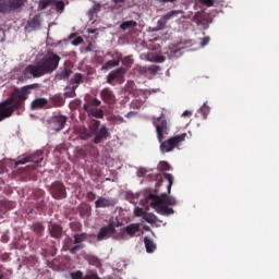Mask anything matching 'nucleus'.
Here are the masks:
<instances>
[{
	"label": "nucleus",
	"instance_id": "obj_49",
	"mask_svg": "<svg viewBox=\"0 0 279 279\" xmlns=\"http://www.w3.org/2000/svg\"><path fill=\"white\" fill-rule=\"evenodd\" d=\"M165 60H166V58L163 56H161V54L155 57V61L157 63H162Z\"/></svg>",
	"mask_w": 279,
	"mask_h": 279
},
{
	"label": "nucleus",
	"instance_id": "obj_56",
	"mask_svg": "<svg viewBox=\"0 0 279 279\" xmlns=\"http://www.w3.org/2000/svg\"><path fill=\"white\" fill-rule=\"evenodd\" d=\"M0 211H4V208L1 205V201H0Z\"/></svg>",
	"mask_w": 279,
	"mask_h": 279
},
{
	"label": "nucleus",
	"instance_id": "obj_17",
	"mask_svg": "<svg viewBox=\"0 0 279 279\" xmlns=\"http://www.w3.org/2000/svg\"><path fill=\"white\" fill-rule=\"evenodd\" d=\"M117 205V198L111 196H98L95 201V207H113Z\"/></svg>",
	"mask_w": 279,
	"mask_h": 279
},
{
	"label": "nucleus",
	"instance_id": "obj_16",
	"mask_svg": "<svg viewBox=\"0 0 279 279\" xmlns=\"http://www.w3.org/2000/svg\"><path fill=\"white\" fill-rule=\"evenodd\" d=\"M51 4L56 5L57 11H64L65 9L63 0H40L39 9L45 10L47 9V7H50Z\"/></svg>",
	"mask_w": 279,
	"mask_h": 279
},
{
	"label": "nucleus",
	"instance_id": "obj_7",
	"mask_svg": "<svg viewBox=\"0 0 279 279\" xmlns=\"http://www.w3.org/2000/svg\"><path fill=\"white\" fill-rule=\"evenodd\" d=\"M25 0H0V13H11L24 7Z\"/></svg>",
	"mask_w": 279,
	"mask_h": 279
},
{
	"label": "nucleus",
	"instance_id": "obj_6",
	"mask_svg": "<svg viewBox=\"0 0 279 279\" xmlns=\"http://www.w3.org/2000/svg\"><path fill=\"white\" fill-rule=\"evenodd\" d=\"M186 137L187 133H181L180 135H173L168 140H163V142L160 144V151L170 153L171 150H174V148H179V146L185 142Z\"/></svg>",
	"mask_w": 279,
	"mask_h": 279
},
{
	"label": "nucleus",
	"instance_id": "obj_4",
	"mask_svg": "<svg viewBox=\"0 0 279 279\" xmlns=\"http://www.w3.org/2000/svg\"><path fill=\"white\" fill-rule=\"evenodd\" d=\"M100 120H92L88 128L83 126V129L80 130V138L89 140V137H94V144H101V142L108 140L110 131H108V126H106V124H102V126H100Z\"/></svg>",
	"mask_w": 279,
	"mask_h": 279
},
{
	"label": "nucleus",
	"instance_id": "obj_51",
	"mask_svg": "<svg viewBox=\"0 0 279 279\" xmlns=\"http://www.w3.org/2000/svg\"><path fill=\"white\" fill-rule=\"evenodd\" d=\"M194 22H196V24H199V22H202L199 15H194Z\"/></svg>",
	"mask_w": 279,
	"mask_h": 279
},
{
	"label": "nucleus",
	"instance_id": "obj_47",
	"mask_svg": "<svg viewBox=\"0 0 279 279\" xmlns=\"http://www.w3.org/2000/svg\"><path fill=\"white\" fill-rule=\"evenodd\" d=\"M209 41H210V37H203L201 41V46L205 47L209 44Z\"/></svg>",
	"mask_w": 279,
	"mask_h": 279
},
{
	"label": "nucleus",
	"instance_id": "obj_13",
	"mask_svg": "<svg viewBox=\"0 0 279 279\" xmlns=\"http://www.w3.org/2000/svg\"><path fill=\"white\" fill-rule=\"evenodd\" d=\"M182 13H184V11H169V13H166V15H162V17L158 20L156 31H162L163 28H166V25L168 24L169 20H172L173 17H177Z\"/></svg>",
	"mask_w": 279,
	"mask_h": 279
},
{
	"label": "nucleus",
	"instance_id": "obj_24",
	"mask_svg": "<svg viewBox=\"0 0 279 279\" xmlns=\"http://www.w3.org/2000/svg\"><path fill=\"white\" fill-rule=\"evenodd\" d=\"M125 231L129 235L133 238L138 231H141L140 222H131L130 225H126Z\"/></svg>",
	"mask_w": 279,
	"mask_h": 279
},
{
	"label": "nucleus",
	"instance_id": "obj_45",
	"mask_svg": "<svg viewBox=\"0 0 279 279\" xmlns=\"http://www.w3.org/2000/svg\"><path fill=\"white\" fill-rule=\"evenodd\" d=\"M92 105H94L95 108L99 109L101 100H99V98H93Z\"/></svg>",
	"mask_w": 279,
	"mask_h": 279
},
{
	"label": "nucleus",
	"instance_id": "obj_42",
	"mask_svg": "<svg viewBox=\"0 0 279 279\" xmlns=\"http://www.w3.org/2000/svg\"><path fill=\"white\" fill-rule=\"evenodd\" d=\"M83 41H84L83 37H75L72 40V46H80L81 44H83Z\"/></svg>",
	"mask_w": 279,
	"mask_h": 279
},
{
	"label": "nucleus",
	"instance_id": "obj_40",
	"mask_svg": "<svg viewBox=\"0 0 279 279\" xmlns=\"http://www.w3.org/2000/svg\"><path fill=\"white\" fill-rule=\"evenodd\" d=\"M122 63L123 65L131 66L134 63V59H132V57H124Z\"/></svg>",
	"mask_w": 279,
	"mask_h": 279
},
{
	"label": "nucleus",
	"instance_id": "obj_30",
	"mask_svg": "<svg viewBox=\"0 0 279 279\" xmlns=\"http://www.w3.org/2000/svg\"><path fill=\"white\" fill-rule=\"evenodd\" d=\"M83 81H84V76L80 72L74 74V76L71 78V83L73 84V87H75V89H77L78 85H81Z\"/></svg>",
	"mask_w": 279,
	"mask_h": 279
},
{
	"label": "nucleus",
	"instance_id": "obj_33",
	"mask_svg": "<svg viewBox=\"0 0 279 279\" xmlns=\"http://www.w3.org/2000/svg\"><path fill=\"white\" fill-rule=\"evenodd\" d=\"M40 19L39 15H35L32 20H28V27L29 28H39L40 27Z\"/></svg>",
	"mask_w": 279,
	"mask_h": 279
},
{
	"label": "nucleus",
	"instance_id": "obj_1",
	"mask_svg": "<svg viewBox=\"0 0 279 279\" xmlns=\"http://www.w3.org/2000/svg\"><path fill=\"white\" fill-rule=\"evenodd\" d=\"M40 83H33L31 85H24L23 87H15L10 96L0 102V122L4 118H10L17 109L25 107L26 100L29 98L33 89H39Z\"/></svg>",
	"mask_w": 279,
	"mask_h": 279
},
{
	"label": "nucleus",
	"instance_id": "obj_48",
	"mask_svg": "<svg viewBox=\"0 0 279 279\" xmlns=\"http://www.w3.org/2000/svg\"><path fill=\"white\" fill-rule=\"evenodd\" d=\"M128 198L131 201V203H134L136 198H138L137 194H128Z\"/></svg>",
	"mask_w": 279,
	"mask_h": 279
},
{
	"label": "nucleus",
	"instance_id": "obj_20",
	"mask_svg": "<svg viewBox=\"0 0 279 279\" xmlns=\"http://www.w3.org/2000/svg\"><path fill=\"white\" fill-rule=\"evenodd\" d=\"M72 279H104L102 277H99L97 272H93L92 275H85L83 270H75L74 272L70 274Z\"/></svg>",
	"mask_w": 279,
	"mask_h": 279
},
{
	"label": "nucleus",
	"instance_id": "obj_11",
	"mask_svg": "<svg viewBox=\"0 0 279 279\" xmlns=\"http://www.w3.org/2000/svg\"><path fill=\"white\" fill-rule=\"evenodd\" d=\"M68 122L66 116H52L48 120V124L54 131H62Z\"/></svg>",
	"mask_w": 279,
	"mask_h": 279
},
{
	"label": "nucleus",
	"instance_id": "obj_9",
	"mask_svg": "<svg viewBox=\"0 0 279 279\" xmlns=\"http://www.w3.org/2000/svg\"><path fill=\"white\" fill-rule=\"evenodd\" d=\"M126 72L128 70H125V68L112 70V72H109L107 75V83H109V85H114V82L120 84L124 83Z\"/></svg>",
	"mask_w": 279,
	"mask_h": 279
},
{
	"label": "nucleus",
	"instance_id": "obj_19",
	"mask_svg": "<svg viewBox=\"0 0 279 279\" xmlns=\"http://www.w3.org/2000/svg\"><path fill=\"white\" fill-rule=\"evenodd\" d=\"M37 155H38L37 159H35V157H21L20 159H17L15 161V166H20L22 163H27L28 161H33L34 163L39 166L41 163V161H44V155H43V153H37Z\"/></svg>",
	"mask_w": 279,
	"mask_h": 279
},
{
	"label": "nucleus",
	"instance_id": "obj_54",
	"mask_svg": "<svg viewBox=\"0 0 279 279\" xmlns=\"http://www.w3.org/2000/svg\"><path fill=\"white\" fill-rule=\"evenodd\" d=\"M86 50L89 51V52H92V50H93V44H88V46L86 47Z\"/></svg>",
	"mask_w": 279,
	"mask_h": 279
},
{
	"label": "nucleus",
	"instance_id": "obj_52",
	"mask_svg": "<svg viewBox=\"0 0 279 279\" xmlns=\"http://www.w3.org/2000/svg\"><path fill=\"white\" fill-rule=\"evenodd\" d=\"M87 33L95 35V33H97V28H88Z\"/></svg>",
	"mask_w": 279,
	"mask_h": 279
},
{
	"label": "nucleus",
	"instance_id": "obj_53",
	"mask_svg": "<svg viewBox=\"0 0 279 279\" xmlns=\"http://www.w3.org/2000/svg\"><path fill=\"white\" fill-rule=\"evenodd\" d=\"M182 116L190 118L192 116V111H183Z\"/></svg>",
	"mask_w": 279,
	"mask_h": 279
},
{
	"label": "nucleus",
	"instance_id": "obj_38",
	"mask_svg": "<svg viewBox=\"0 0 279 279\" xmlns=\"http://www.w3.org/2000/svg\"><path fill=\"white\" fill-rule=\"evenodd\" d=\"M197 2L203 7H207V8L215 5V0H197Z\"/></svg>",
	"mask_w": 279,
	"mask_h": 279
},
{
	"label": "nucleus",
	"instance_id": "obj_12",
	"mask_svg": "<svg viewBox=\"0 0 279 279\" xmlns=\"http://www.w3.org/2000/svg\"><path fill=\"white\" fill-rule=\"evenodd\" d=\"M116 231L114 222H109V225L100 228L97 233V240H107L108 238H111Z\"/></svg>",
	"mask_w": 279,
	"mask_h": 279
},
{
	"label": "nucleus",
	"instance_id": "obj_50",
	"mask_svg": "<svg viewBox=\"0 0 279 279\" xmlns=\"http://www.w3.org/2000/svg\"><path fill=\"white\" fill-rule=\"evenodd\" d=\"M158 2H161L162 4H166L167 2H177V0H157Z\"/></svg>",
	"mask_w": 279,
	"mask_h": 279
},
{
	"label": "nucleus",
	"instance_id": "obj_32",
	"mask_svg": "<svg viewBox=\"0 0 279 279\" xmlns=\"http://www.w3.org/2000/svg\"><path fill=\"white\" fill-rule=\"evenodd\" d=\"M48 201H49V198L46 196V194H44V196L40 197V201L35 203V206L39 210L46 209Z\"/></svg>",
	"mask_w": 279,
	"mask_h": 279
},
{
	"label": "nucleus",
	"instance_id": "obj_35",
	"mask_svg": "<svg viewBox=\"0 0 279 279\" xmlns=\"http://www.w3.org/2000/svg\"><path fill=\"white\" fill-rule=\"evenodd\" d=\"M1 207L3 208V211L7 209H13L15 207V203L13 201H1Z\"/></svg>",
	"mask_w": 279,
	"mask_h": 279
},
{
	"label": "nucleus",
	"instance_id": "obj_18",
	"mask_svg": "<svg viewBox=\"0 0 279 279\" xmlns=\"http://www.w3.org/2000/svg\"><path fill=\"white\" fill-rule=\"evenodd\" d=\"M48 231L52 238H62L63 227H61V225L58 222H49Z\"/></svg>",
	"mask_w": 279,
	"mask_h": 279
},
{
	"label": "nucleus",
	"instance_id": "obj_39",
	"mask_svg": "<svg viewBox=\"0 0 279 279\" xmlns=\"http://www.w3.org/2000/svg\"><path fill=\"white\" fill-rule=\"evenodd\" d=\"M171 166L168 161H160L158 163V169L159 170H170Z\"/></svg>",
	"mask_w": 279,
	"mask_h": 279
},
{
	"label": "nucleus",
	"instance_id": "obj_26",
	"mask_svg": "<svg viewBox=\"0 0 279 279\" xmlns=\"http://www.w3.org/2000/svg\"><path fill=\"white\" fill-rule=\"evenodd\" d=\"M144 244L146 246L147 253H154V251L157 248V244H155L154 240H151V238H148V235H145Z\"/></svg>",
	"mask_w": 279,
	"mask_h": 279
},
{
	"label": "nucleus",
	"instance_id": "obj_31",
	"mask_svg": "<svg viewBox=\"0 0 279 279\" xmlns=\"http://www.w3.org/2000/svg\"><path fill=\"white\" fill-rule=\"evenodd\" d=\"M71 74H72V70L64 68V70H61L60 72L57 73V78H59L60 81H63L65 78H70Z\"/></svg>",
	"mask_w": 279,
	"mask_h": 279
},
{
	"label": "nucleus",
	"instance_id": "obj_41",
	"mask_svg": "<svg viewBox=\"0 0 279 279\" xmlns=\"http://www.w3.org/2000/svg\"><path fill=\"white\" fill-rule=\"evenodd\" d=\"M209 111H210V107H208V105H206V102H205L203 105V107H201V112L206 118V116H208Z\"/></svg>",
	"mask_w": 279,
	"mask_h": 279
},
{
	"label": "nucleus",
	"instance_id": "obj_3",
	"mask_svg": "<svg viewBox=\"0 0 279 279\" xmlns=\"http://www.w3.org/2000/svg\"><path fill=\"white\" fill-rule=\"evenodd\" d=\"M163 178L168 181V194L167 192H163L159 196L157 194H148V199L150 201L151 207L159 214L170 216V214H174V209L173 207H169V205H177V198L174 196H169L173 185V174L163 172Z\"/></svg>",
	"mask_w": 279,
	"mask_h": 279
},
{
	"label": "nucleus",
	"instance_id": "obj_14",
	"mask_svg": "<svg viewBox=\"0 0 279 279\" xmlns=\"http://www.w3.org/2000/svg\"><path fill=\"white\" fill-rule=\"evenodd\" d=\"M87 238H88V233H86V232L75 233L74 234V245L70 248V253H77V251H80V248H84L85 244H83V242H85V240H87Z\"/></svg>",
	"mask_w": 279,
	"mask_h": 279
},
{
	"label": "nucleus",
	"instance_id": "obj_25",
	"mask_svg": "<svg viewBox=\"0 0 279 279\" xmlns=\"http://www.w3.org/2000/svg\"><path fill=\"white\" fill-rule=\"evenodd\" d=\"M50 102L52 104L53 107H63L65 102V98H63L61 94H54V96H51Z\"/></svg>",
	"mask_w": 279,
	"mask_h": 279
},
{
	"label": "nucleus",
	"instance_id": "obj_21",
	"mask_svg": "<svg viewBox=\"0 0 279 279\" xmlns=\"http://www.w3.org/2000/svg\"><path fill=\"white\" fill-rule=\"evenodd\" d=\"M31 229L37 238H41L43 235H45L46 227L44 222L39 220H37L36 222H33L31 225Z\"/></svg>",
	"mask_w": 279,
	"mask_h": 279
},
{
	"label": "nucleus",
	"instance_id": "obj_10",
	"mask_svg": "<svg viewBox=\"0 0 279 279\" xmlns=\"http://www.w3.org/2000/svg\"><path fill=\"white\" fill-rule=\"evenodd\" d=\"M132 7L130 0H111L110 10L116 15H121L124 11Z\"/></svg>",
	"mask_w": 279,
	"mask_h": 279
},
{
	"label": "nucleus",
	"instance_id": "obj_55",
	"mask_svg": "<svg viewBox=\"0 0 279 279\" xmlns=\"http://www.w3.org/2000/svg\"><path fill=\"white\" fill-rule=\"evenodd\" d=\"M0 279H3V272L1 270V268H0Z\"/></svg>",
	"mask_w": 279,
	"mask_h": 279
},
{
	"label": "nucleus",
	"instance_id": "obj_44",
	"mask_svg": "<svg viewBox=\"0 0 279 279\" xmlns=\"http://www.w3.org/2000/svg\"><path fill=\"white\" fill-rule=\"evenodd\" d=\"M134 214H135V216H144L145 213H144L143 207H135Z\"/></svg>",
	"mask_w": 279,
	"mask_h": 279
},
{
	"label": "nucleus",
	"instance_id": "obj_46",
	"mask_svg": "<svg viewBox=\"0 0 279 279\" xmlns=\"http://www.w3.org/2000/svg\"><path fill=\"white\" fill-rule=\"evenodd\" d=\"M161 68L160 65H150L148 68V72H160Z\"/></svg>",
	"mask_w": 279,
	"mask_h": 279
},
{
	"label": "nucleus",
	"instance_id": "obj_28",
	"mask_svg": "<svg viewBox=\"0 0 279 279\" xmlns=\"http://www.w3.org/2000/svg\"><path fill=\"white\" fill-rule=\"evenodd\" d=\"M136 26H137V22H135L134 20L122 22V24H120L121 31H132L136 28Z\"/></svg>",
	"mask_w": 279,
	"mask_h": 279
},
{
	"label": "nucleus",
	"instance_id": "obj_5",
	"mask_svg": "<svg viewBox=\"0 0 279 279\" xmlns=\"http://www.w3.org/2000/svg\"><path fill=\"white\" fill-rule=\"evenodd\" d=\"M153 124L156 128L158 141L162 144L166 135L170 133V124L165 113H161L158 118H154Z\"/></svg>",
	"mask_w": 279,
	"mask_h": 279
},
{
	"label": "nucleus",
	"instance_id": "obj_27",
	"mask_svg": "<svg viewBox=\"0 0 279 279\" xmlns=\"http://www.w3.org/2000/svg\"><path fill=\"white\" fill-rule=\"evenodd\" d=\"M72 85L73 86L68 85L66 87H64V93H63L64 99L65 98H75L76 87H74V84H72Z\"/></svg>",
	"mask_w": 279,
	"mask_h": 279
},
{
	"label": "nucleus",
	"instance_id": "obj_43",
	"mask_svg": "<svg viewBox=\"0 0 279 279\" xmlns=\"http://www.w3.org/2000/svg\"><path fill=\"white\" fill-rule=\"evenodd\" d=\"M86 198L87 201H95V198H97V194H95V192H87Z\"/></svg>",
	"mask_w": 279,
	"mask_h": 279
},
{
	"label": "nucleus",
	"instance_id": "obj_36",
	"mask_svg": "<svg viewBox=\"0 0 279 279\" xmlns=\"http://www.w3.org/2000/svg\"><path fill=\"white\" fill-rule=\"evenodd\" d=\"M46 194L45 190H41L40 187H37L33 191V195L35 196L36 203L40 201V198Z\"/></svg>",
	"mask_w": 279,
	"mask_h": 279
},
{
	"label": "nucleus",
	"instance_id": "obj_37",
	"mask_svg": "<svg viewBox=\"0 0 279 279\" xmlns=\"http://www.w3.org/2000/svg\"><path fill=\"white\" fill-rule=\"evenodd\" d=\"M143 218L147 222H156V220H157V216H155V214H151V213H144Z\"/></svg>",
	"mask_w": 279,
	"mask_h": 279
},
{
	"label": "nucleus",
	"instance_id": "obj_29",
	"mask_svg": "<svg viewBox=\"0 0 279 279\" xmlns=\"http://www.w3.org/2000/svg\"><path fill=\"white\" fill-rule=\"evenodd\" d=\"M101 11V4H94L89 11H87V15L89 20H95L96 15Z\"/></svg>",
	"mask_w": 279,
	"mask_h": 279
},
{
	"label": "nucleus",
	"instance_id": "obj_34",
	"mask_svg": "<svg viewBox=\"0 0 279 279\" xmlns=\"http://www.w3.org/2000/svg\"><path fill=\"white\" fill-rule=\"evenodd\" d=\"M121 59H112L110 61H107L104 65V68H106V70H109L110 68H116L117 65H120Z\"/></svg>",
	"mask_w": 279,
	"mask_h": 279
},
{
	"label": "nucleus",
	"instance_id": "obj_22",
	"mask_svg": "<svg viewBox=\"0 0 279 279\" xmlns=\"http://www.w3.org/2000/svg\"><path fill=\"white\" fill-rule=\"evenodd\" d=\"M48 98H35L32 102H31V109L33 110H37V109H45V107L48 106Z\"/></svg>",
	"mask_w": 279,
	"mask_h": 279
},
{
	"label": "nucleus",
	"instance_id": "obj_2",
	"mask_svg": "<svg viewBox=\"0 0 279 279\" xmlns=\"http://www.w3.org/2000/svg\"><path fill=\"white\" fill-rule=\"evenodd\" d=\"M60 61L61 57L52 50H49L40 61L24 68L22 78L27 81L29 78H39L40 76H45V74H51L58 70Z\"/></svg>",
	"mask_w": 279,
	"mask_h": 279
},
{
	"label": "nucleus",
	"instance_id": "obj_15",
	"mask_svg": "<svg viewBox=\"0 0 279 279\" xmlns=\"http://www.w3.org/2000/svg\"><path fill=\"white\" fill-rule=\"evenodd\" d=\"M83 109L87 112L89 118H104L102 109H97L95 105H93V100L86 102Z\"/></svg>",
	"mask_w": 279,
	"mask_h": 279
},
{
	"label": "nucleus",
	"instance_id": "obj_23",
	"mask_svg": "<svg viewBox=\"0 0 279 279\" xmlns=\"http://www.w3.org/2000/svg\"><path fill=\"white\" fill-rule=\"evenodd\" d=\"M100 96L104 102H112L114 100V94L112 89L108 87L101 90Z\"/></svg>",
	"mask_w": 279,
	"mask_h": 279
},
{
	"label": "nucleus",
	"instance_id": "obj_8",
	"mask_svg": "<svg viewBox=\"0 0 279 279\" xmlns=\"http://www.w3.org/2000/svg\"><path fill=\"white\" fill-rule=\"evenodd\" d=\"M49 192L57 199L66 198L68 196L66 187L62 181H53L49 186Z\"/></svg>",
	"mask_w": 279,
	"mask_h": 279
}]
</instances>
